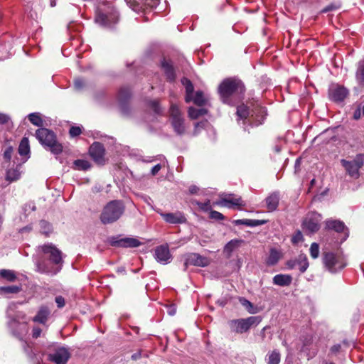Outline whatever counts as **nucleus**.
<instances>
[{
  "mask_svg": "<svg viewBox=\"0 0 364 364\" xmlns=\"http://www.w3.org/2000/svg\"><path fill=\"white\" fill-rule=\"evenodd\" d=\"M41 251L46 256V258L52 264L48 267L45 264H39L38 265V271L41 273H51L53 274L59 272L63 265V253L53 243H47L40 247Z\"/></svg>",
  "mask_w": 364,
  "mask_h": 364,
  "instance_id": "1",
  "label": "nucleus"
},
{
  "mask_svg": "<svg viewBox=\"0 0 364 364\" xmlns=\"http://www.w3.org/2000/svg\"><path fill=\"white\" fill-rule=\"evenodd\" d=\"M36 136L39 142L53 154H59L63 151V146L57 141L56 135L53 131L41 127L36 130Z\"/></svg>",
  "mask_w": 364,
  "mask_h": 364,
  "instance_id": "2",
  "label": "nucleus"
},
{
  "mask_svg": "<svg viewBox=\"0 0 364 364\" xmlns=\"http://www.w3.org/2000/svg\"><path fill=\"white\" fill-rule=\"evenodd\" d=\"M124 212V205L122 201L112 200L104 207L100 220L105 225L113 223L119 219Z\"/></svg>",
  "mask_w": 364,
  "mask_h": 364,
  "instance_id": "3",
  "label": "nucleus"
},
{
  "mask_svg": "<svg viewBox=\"0 0 364 364\" xmlns=\"http://www.w3.org/2000/svg\"><path fill=\"white\" fill-rule=\"evenodd\" d=\"M218 92L223 101L226 102L229 97L235 93L245 92V86L241 80L235 78L224 80L218 87Z\"/></svg>",
  "mask_w": 364,
  "mask_h": 364,
  "instance_id": "4",
  "label": "nucleus"
},
{
  "mask_svg": "<svg viewBox=\"0 0 364 364\" xmlns=\"http://www.w3.org/2000/svg\"><path fill=\"white\" fill-rule=\"evenodd\" d=\"M262 321L260 316H250L246 318L230 320L228 322L231 331L242 334L247 332L251 327L257 326Z\"/></svg>",
  "mask_w": 364,
  "mask_h": 364,
  "instance_id": "5",
  "label": "nucleus"
},
{
  "mask_svg": "<svg viewBox=\"0 0 364 364\" xmlns=\"http://www.w3.org/2000/svg\"><path fill=\"white\" fill-rule=\"evenodd\" d=\"M323 262L331 272H336L346 266L343 255L338 252H324L323 255Z\"/></svg>",
  "mask_w": 364,
  "mask_h": 364,
  "instance_id": "6",
  "label": "nucleus"
},
{
  "mask_svg": "<svg viewBox=\"0 0 364 364\" xmlns=\"http://www.w3.org/2000/svg\"><path fill=\"white\" fill-rule=\"evenodd\" d=\"M341 163L350 176L358 178L359 170L364 164V154H357L352 161L341 159Z\"/></svg>",
  "mask_w": 364,
  "mask_h": 364,
  "instance_id": "7",
  "label": "nucleus"
},
{
  "mask_svg": "<svg viewBox=\"0 0 364 364\" xmlns=\"http://www.w3.org/2000/svg\"><path fill=\"white\" fill-rule=\"evenodd\" d=\"M237 114L240 119H246L249 115H251L252 117L255 116L258 124H262L266 115V110L264 107L257 106L254 109L250 111L246 105H242L237 107Z\"/></svg>",
  "mask_w": 364,
  "mask_h": 364,
  "instance_id": "8",
  "label": "nucleus"
},
{
  "mask_svg": "<svg viewBox=\"0 0 364 364\" xmlns=\"http://www.w3.org/2000/svg\"><path fill=\"white\" fill-rule=\"evenodd\" d=\"M170 115L171 124L176 133L178 135L183 134L186 132L184 119L182 117L181 112L176 105L172 104L171 105Z\"/></svg>",
  "mask_w": 364,
  "mask_h": 364,
  "instance_id": "9",
  "label": "nucleus"
},
{
  "mask_svg": "<svg viewBox=\"0 0 364 364\" xmlns=\"http://www.w3.org/2000/svg\"><path fill=\"white\" fill-rule=\"evenodd\" d=\"M210 259L198 253H188L184 256V269L189 265L205 267L209 265Z\"/></svg>",
  "mask_w": 364,
  "mask_h": 364,
  "instance_id": "10",
  "label": "nucleus"
},
{
  "mask_svg": "<svg viewBox=\"0 0 364 364\" xmlns=\"http://www.w3.org/2000/svg\"><path fill=\"white\" fill-rule=\"evenodd\" d=\"M111 246L116 247H136L141 245V242L134 237H112L109 240Z\"/></svg>",
  "mask_w": 364,
  "mask_h": 364,
  "instance_id": "11",
  "label": "nucleus"
},
{
  "mask_svg": "<svg viewBox=\"0 0 364 364\" xmlns=\"http://www.w3.org/2000/svg\"><path fill=\"white\" fill-rule=\"evenodd\" d=\"M219 205L230 208H240L245 205V203L241 197H237L233 194H225L221 196L220 201L217 202Z\"/></svg>",
  "mask_w": 364,
  "mask_h": 364,
  "instance_id": "12",
  "label": "nucleus"
},
{
  "mask_svg": "<svg viewBox=\"0 0 364 364\" xmlns=\"http://www.w3.org/2000/svg\"><path fill=\"white\" fill-rule=\"evenodd\" d=\"M8 325L12 334L18 339H22L23 336L28 332L27 323L26 322L21 323L16 318H11Z\"/></svg>",
  "mask_w": 364,
  "mask_h": 364,
  "instance_id": "13",
  "label": "nucleus"
},
{
  "mask_svg": "<svg viewBox=\"0 0 364 364\" xmlns=\"http://www.w3.org/2000/svg\"><path fill=\"white\" fill-rule=\"evenodd\" d=\"M348 91L343 86L332 85L328 90V97L333 102H341L348 96Z\"/></svg>",
  "mask_w": 364,
  "mask_h": 364,
  "instance_id": "14",
  "label": "nucleus"
},
{
  "mask_svg": "<svg viewBox=\"0 0 364 364\" xmlns=\"http://www.w3.org/2000/svg\"><path fill=\"white\" fill-rule=\"evenodd\" d=\"M105 148L102 144L100 142L93 143L89 149V153L92 159L99 164H102L105 161Z\"/></svg>",
  "mask_w": 364,
  "mask_h": 364,
  "instance_id": "15",
  "label": "nucleus"
},
{
  "mask_svg": "<svg viewBox=\"0 0 364 364\" xmlns=\"http://www.w3.org/2000/svg\"><path fill=\"white\" fill-rule=\"evenodd\" d=\"M70 357L68 348L61 347L58 348L53 353L49 355V360L55 364H65Z\"/></svg>",
  "mask_w": 364,
  "mask_h": 364,
  "instance_id": "16",
  "label": "nucleus"
},
{
  "mask_svg": "<svg viewBox=\"0 0 364 364\" xmlns=\"http://www.w3.org/2000/svg\"><path fill=\"white\" fill-rule=\"evenodd\" d=\"M117 21L118 14L116 12L109 14L100 12L95 18V21L105 27H111L112 25L115 24Z\"/></svg>",
  "mask_w": 364,
  "mask_h": 364,
  "instance_id": "17",
  "label": "nucleus"
},
{
  "mask_svg": "<svg viewBox=\"0 0 364 364\" xmlns=\"http://www.w3.org/2000/svg\"><path fill=\"white\" fill-rule=\"evenodd\" d=\"M154 257L160 263H169L171 259V255L168 245H164L156 247L154 250Z\"/></svg>",
  "mask_w": 364,
  "mask_h": 364,
  "instance_id": "18",
  "label": "nucleus"
},
{
  "mask_svg": "<svg viewBox=\"0 0 364 364\" xmlns=\"http://www.w3.org/2000/svg\"><path fill=\"white\" fill-rule=\"evenodd\" d=\"M287 265L289 269L298 268L301 273H304L309 267V262L305 255H300L296 259L288 261Z\"/></svg>",
  "mask_w": 364,
  "mask_h": 364,
  "instance_id": "19",
  "label": "nucleus"
},
{
  "mask_svg": "<svg viewBox=\"0 0 364 364\" xmlns=\"http://www.w3.org/2000/svg\"><path fill=\"white\" fill-rule=\"evenodd\" d=\"M319 218L320 215L316 213H314L311 216L307 217L303 223L304 228L309 232H317L320 228Z\"/></svg>",
  "mask_w": 364,
  "mask_h": 364,
  "instance_id": "20",
  "label": "nucleus"
},
{
  "mask_svg": "<svg viewBox=\"0 0 364 364\" xmlns=\"http://www.w3.org/2000/svg\"><path fill=\"white\" fill-rule=\"evenodd\" d=\"M161 68L168 80L173 82L176 79V72L173 65L171 60H167L164 58L161 63Z\"/></svg>",
  "mask_w": 364,
  "mask_h": 364,
  "instance_id": "21",
  "label": "nucleus"
},
{
  "mask_svg": "<svg viewBox=\"0 0 364 364\" xmlns=\"http://www.w3.org/2000/svg\"><path fill=\"white\" fill-rule=\"evenodd\" d=\"M164 220L171 224H180L186 221V218L179 212L175 213H161Z\"/></svg>",
  "mask_w": 364,
  "mask_h": 364,
  "instance_id": "22",
  "label": "nucleus"
},
{
  "mask_svg": "<svg viewBox=\"0 0 364 364\" xmlns=\"http://www.w3.org/2000/svg\"><path fill=\"white\" fill-rule=\"evenodd\" d=\"M50 315V310L47 306H42L40 307L37 314L33 317L34 322L45 324Z\"/></svg>",
  "mask_w": 364,
  "mask_h": 364,
  "instance_id": "23",
  "label": "nucleus"
},
{
  "mask_svg": "<svg viewBox=\"0 0 364 364\" xmlns=\"http://www.w3.org/2000/svg\"><path fill=\"white\" fill-rule=\"evenodd\" d=\"M181 83L185 87L186 89V97H185V101L187 103H189L193 100V93L194 91V87L191 81L186 78L183 77L181 79Z\"/></svg>",
  "mask_w": 364,
  "mask_h": 364,
  "instance_id": "24",
  "label": "nucleus"
},
{
  "mask_svg": "<svg viewBox=\"0 0 364 364\" xmlns=\"http://www.w3.org/2000/svg\"><path fill=\"white\" fill-rule=\"evenodd\" d=\"M326 228L328 230H333L337 232H341L346 229V225L342 221L337 220H328L326 221Z\"/></svg>",
  "mask_w": 364,
  "mask_h": 364,
  "instance_id": "25",
  "label": "nucleus"
},
{
  "mask_svg": "<svg viewBox=\"0 0 364 364\" xmlns=\"http://www.w3.org/2000/svg\"><path fill=\"white\" fill-rule=\"evenodd\" d=\"M279 202V195L278 193H272L266 198L267 208L269 211H274L277 209Z\"/></svg>",
  "mask_w": 364,
  "mask_h": 364,
  "instance_id": "26",
  "label": "nucleus"
},
{
  "mask_svg": "<svg viewBox=\"0 0 364 364\" xmlns=\"http://www.w3.org/2000/svg\"><path fill=\"white\" fill-rule=\"evenodd\" d=\"M292 281V277L287 274H277L273 277V283L281 287L289 286Z\"/></svg>",
  "mask_w": 364,
  "mask_h": 364,
  "instance_id": "27",
  "label": "nucleus"
},
{
  "mask_svg": "<svg viewBox=\"0 0 364 364\" xmlns=\"http://www.w3.org/2000/svg\"><path fill=\"white\" fill-rule=\"evenodd\" d=\"M265 220H251V219H240L235 221L236 225H245L249 227H256L264 225Z\"/></svg>",
  "mask_w": 364,
  "mask_h": 364,
  "instance_id": "28",
  "label": "nucleus"
},
{
  "mask_svg": "<svg viewBox=\"0 0 364 364\" xmlns=\"http://www.w3.org/2000/svg\"><path fill=\"white\" fill-rule=\"evenodd\" d=\"M281 252L275 249H271L269 255L267 259V263L269 265H274L281 258Z\"/></svg>",
  "mask_w": 364,
  "mask_h": 364,
  "instance_id": "29",
  "label": "nucleus"
},
{
  "mask_svg": "<svg viewBox=\"0 0 364 364\" xmlns=\"http://www.w3.org/2000/svg\"><path fill=\"white\" fill-rule=\"evenodd\" d=\"M241 241L237 240H232L226 244L224 247V253L227 255L228 257H230L232 252L238 247Z\"/></svg>",
  "mask_w": 364,
  "mask_h": 364,
  "instance_id": "30",
  "label": "nucleus"
},
{
  "mask_svg": "<svg viewBox=\"0 0 364 364\" xmlns=\"http://www.w3.org/2000/svg\"><path fill=\"white\" fill-rule=\"evenodd\" d=\"M91 167L90 163L87 160L77 159L73 162V168L78 171H86Z\"/></svg>",
  "mask_w": 364,
  "mask_h": 364,
  "instance_id": "31",
  "label": "nucleus"
},
{
  "mask_svg": "<svg viewBox=\"0 0 364 364\" xmlns=\"http://www.w3.org/2000/svg\"><path fill=\"white\" fill-rule=\"evenodd\" d=\"M30 152L29 141L28 138L23 137L18 146V153L21 156L28 155Z\"/></svg>",
  "mask_w": 364,
  "mask_h": 364,
  "instance_id": "32",
  "label": "nucleus"
},
{
  "mask_svg": "<svg viewBox=\"0 0 364 364\" xmlns=\"http://www.w3.org/2000/svg\"><path fill=\"white\" fill-rule=\"evenodd\" d=\"M355 77L358 84L364 86V59L358 63Z\"/></svg>",
  "mask_w": 364,
  "mask_h": 364,
  "instance_id": "33",
  "label": "nucleus"
},
{
  "mask_svg": "<svg viewBox=\"0 0 364 364\" xmlns=\"http://www.w3.org/2000/svg\"><path fill=\"white\" fill-rule=\"evenodd\" d=\"M188 117L191 119H197L200 116H202L205 114H206L207 111L205 109H196L193 107H189L188 109Z\"/></svg>",
  "mask_w": 364,
  "mask_h": 364,
  "instance_id": "34",
  "label": "nucleus"
},
{
  "mask_svg": "<svg viewBox=\"0 0 364 364\" xmlns=\"http://www.w3.org/2000/svg\"><path fill=\"white\" fill-rule=\"evenodd\" d=\"M0 277L9 282H14L16 279L15 272L10 269H1Z\"/></svg>",
  "mask_w": 364,
  "mask_h": 364,
  "instance_id": "35",
  "label": "nucleus"
},
{
  "mask_svg": "<svg viewBox=\"0 0 364 364\" xmlns=\"http://www.w3.org/2000/svg\"><path fill=\"white\" fill-rule=\"evenodd\" d=\"M280 353L277 350H273L267 355V364H279Z\"/></svg>",
  "mask_w": 364,
  "mask_h": 364,
  "instance_id": "36",
  "label": "nucleus"
},
{
  "mask_svg": "<svg viewBox=\"0 0 364 364\" xmlns=\"http://www.w3.org/2000/svg\"><path fill=\"white\" fill-rule=\"evenodd\" d=\"M20 171L17 168H11L6 172V179L10 181H14L19 178Z\"/></svg>",
  "mask_w": 364,
  "mask_h": 364,
  "instance_id": "37",
  "label": "nucleus"
},
{
  "mask_svg": "<svg viewBox=\"0 0 364 364\" xmlns=\"http://www.w3.org/2000/svg\"><path fill=\"white\" fill-rule=\"evenodd\" d=\"M192 101L198 106H202L205 103V99L203 96V93L201 91L196 92L194 97H193Z\"/></svg>",
  "mask_w": 364,
  "mask_h": 364,
  "instance_id": "38",
  "label": "nucleus"
},
{
  "mask_svg": "<svg viewBox=\"0 0 364 364\" xmlns=\"http://www.w3.org/2000/svg\"><path fill=\"white\" fill-rule=\"evenodd\" d=\"M28 119L30 122L38 127L43 126V120L41 118L38 113H31L28 115Z\"/></svg>",
  "mask_w": 364,
  "mask_h": 364,
  "instance_id": "39",
  "label": "nucleus"
},
{
  "mask_svg": "<svg viewBox=\"0 0 364 364\" xmlns=\"http://www.w3.org/2000/svg\"><path fill=\"white\" fill-rule=\"evenodd\" d=\"M240 301L241 304L247 309V311L250 314L257 313L256 308L253 306V304L248 300L245 298L240 299Z\"/></svg>",
  "mask_w": 364,
  "mask_h": 364,
  "instance_id": "40",
  "label": "nucleus"
},
{
  "mask_svg": "<svg viewBox=\"0 0 364 364\" xmlns=\"http://www.w3.org/2000/svg\"><path fill=\"white\" fill-rule=\"evenodd\" d=\"M21 289V287L16 285L2 287L0 288V291L5 294H16L18 293Z\"/></svg>",
  "mask_w": 364,
  "mask_h": 364,
  "instance_id": "41",
  "label": "nucleus"
},
{
  "mask_svg": "<svg viewBox=\"0 0 364 364\" xmlns=\"http://www.w3.org/2000/svg\"><path fill=\"white\" fill-rule=\"evenodd\" d=\"M41 231L43 234L48 236L52 232L51 225L46 220H41L40 222Z\"/></svg>",
  "mask_w": 364,
  "mask_h": 364,
  "instance_id": "42",
  "label": "nucleus"
},
{
  "mask_svg": "<svg viewBox=\"0 0 364 364\" xmlns=\"http://www.w3.org/2000/svg\"><path fill=\"white\" fill-rule=\"evenodd\" d=\"M310 255L313 259L318 258L319 255V245L316 242H313L310 247Z\"/></svg>",
  "mask_w": 364,
  "mask_h": 364,
  "instance_id": "43",
  "label": "nucleus"
},
{
  "mask_svg": "<svg viewBox=\"0 0 364 364\" xmlns=\"http://www.w3.org/2000/svg\"><path fill=\"white\" fill-rule=\"evenodd\" d=\"M131 96V91L128 87H123L119 90V97L120 100H125Z\"/></svg>",
  "mask_w": 364,
  "mask_h": 364,
  "instance_id": "44",
  "label": "nucleus"
},
{
  "mask_svg": "<svg viewBox=\"0 0 364 364\" xmlns=\"http://www.w3.org/2000/svg\"><path fill=\"white\" fill-rule=\"evenodd\" d=\"M82 133V129L80 127L73 126L69 130V134L71 137H76Z\"/></svg>",
  "mask_w": 364,
  "mask_h": 364,
  "instance_id": "45",
  "label": "nucleus"
},
{
  "mask_svg": "<svg viewBox=\"0 0 364 364\" xmlns=\"http://www.w3.org/2000/svg\"><path fill=\"white\" fill-rule=\"evenodd\" d=\"M196 204L198 208L203 211H208L211 210L210 201L209 200L205 203L197 202Z\"/></svg>",
  "mask_w": 364,
  "mask_h": 364,
  "instance_id": "46",
  "label": "nucleus"
},
{
  "mask_svg": "<svg viewBox=\"0 0 364 364\" xmlns=\"http://www.w3.org/2000/svg\"><path fill=\"white\" fill-rule=\"evenodd\" d=\"M210 218L211 219H215L218 220H221L224 219V216L222 213L216 211V210H211L210 213Z\"/></svg>",
  "mask_w": 364,
  "mask_h": 364,
  "instance_id": "47",
  "label": "nucleus"
},
{
  "mask_svg": "<svg viewBox=\"0 0 364 364\" xmlns=\"http://www.w3.org/2000/svg\"><path fill=\"white\" fill-rule=\"evenodd\" d=\"M341 5L339 4H331L330 5H328L322 10V13H326L331 11L336 10L339 9Z\"/></svg>",
  "mask_w": 364,
  "mask_h": 364,
  "instance_id": "48",
  "label": "nucleus"
},
{
  "mask_svg": "<svg viewBox=\"0 0 364 364\" xmlns=\"http://www.w3.org/2000/svg\"><path fill=\"white\" fill-rule=\"evenodd\" d=\"M13 151L14 149L12 146H9L6 148L4 153V158L6 161H9L11 160Z\"/></svg>",
  "mask_w": 364,
  "mask_h": 364,
  "instance_id": "49",
  "label": "nucleus"
},
{
  "mask_svg": "<svg viewBox=\"0 0 364 364\" xmlns=\"http://www.w3.org/2000/svg\"><path fill=\"white\" fill-rule=\"evenodd\" d=\"M149 106L153 109L154 112H156L157 114L160 113L161 109H160V107L159 105L158 102H156V101H151L149 102Z\"/></svg>",
  "mask_w": 364,
  "mask_h": 364,
  "instance_id": "50",
  "label": "nucleus"
},
{
  "mask_svg": "<svg viewBox=\"0 0 364 364\" xmlns=\"http://www.w3.org/2000/svg\"><path fill=\"white\" fill-rule=\"evenodd\" d=\"M58 308H63L65 306V299L62 296H58L55 299Z\"/></svg>",
  "mask_w": 364,
  "mask_h": 364,
  "instance_id": "51",
  "label": "nucleus"
},
{
  "mask_svg": "<svg viewBox=\"0 0 364 364\" xmlns=\"http://www.w3.org/2000/svg\"><path fill=\"white\" fill-rule=\"evenodd\" d=\"M10 121V117L5 114H1L0 113V123L2 124H7L9 123Z\"/></svg>",
  "mask_w": 364,
  "mask_h": 364,
  "instance_id": "52",
  "label": "nucleus"
},
{
  "mask_svg": "<svg viewBox=\"0 0 364 364\" xmlns=\"http://www.w3.org/2000/svg\"><path fill=\"white\" fill-rule=\"evenodd\" d=\"M41 334V329L38 327H33L32 331V336L34 338H38Z\"/></svg>",
  "mask_w": 364,
  "mask_h": 364,
  "instance_id": "53",
  "label": "nucleus"
},
{
  "mask_svg": "<svg viewBox=\"0 0 364 364\" xmlns=\"http://www.w3.org/2000/svg\"><path fill=\"white\" fill-rule=\"evenodd\" d=\"M206 123H207V122H200L196 123L195 124L194 134H197L198 128H201V129L204 128Z\"/></svg>",
  "mask_w": 364,
  "mask_h": 364,
  "instance_id": "54",
  "label": "nucleus"
},
{
  "mask_svg": "<svg viewBox=\"0 0 364 364\" xmlns=\"http://www.w3.org/2000/svg\"><path fill=\"white\" fill-rule=\"evenodd\" d=\"M85 83L82 79H76L75 80V86L77 89H81L83 87Z\"/></svg>",
  "mask_w": 364,
  "mask_h": 364,
  "instance_id": "55",
  "label": "nucleus"
},
{
  "mask_svg": "<svg viewBox=\"0 0 364 364\" xmlns=\"http://www.w3.org/2000/svg\"><path fill=\"white\" fill-rule=\"evenodd\" d=\"M161 166L160 164H156L154 166L151 171V175L155 176L158 173V172L161 170Z\"/></svg>",
  "mask_w": 364,
  "mask_h": 364,
  "instance_id": "56",
  "label": "nucleus"
},
{
  "mask_svg": "<svg viewBox=\"0 0 364 364\" xmlns=\"http://www.w3.org/2000/svg\"><path fill=\"white\" fill-rule=\"evenodd\" d=\"M341 348V346L340 344H336V345L333 346L331 348V351L333 353H337L340 351Z\"/></svg>",
  "mask_w": 364,
  "mask_h": 364,
  "instance_id": "57",
  "label": "nucleus"
},
{
  "mask_svg": "<svg viewBox=\"0 0 364 364\" xmlns=\"http://www.w3.org/2000/svg\"><path fill=\"white\" fill-rule=\"evenodd\" d=\"M301 237H302L301 233L300 232H298V233L295 236L293 237L292 242L294 243H296L298 241H299L301 239Z\"/></svg>",
  "mask_w": 364,
  "mask_h": 364,
  "instance_id": "58",
  "label": "nucleus"
},
{
  "mask_svg": "<svg viewBox=\"0 0 364 364\" xmlns=\"http://www.w3.org/2000/svg\"><path fill=\"white\" fill-rule=\"evenodd\" d=\"M361 109L360 108L357 109L355 112H354V114H353V118L355 119H360V116H361Z\"/></svg>",
  "mask_w": 364,
  "mask_h": 364,
  "instance_id": "59",
  "label": "nucleus"
},
{
  "mask_svg": "<svg viewBox=\"0 0 364 364\" xmlns=\"http://www.w3.org/2000/svg\"><path fill=\"white\" fill-rule=\"evenodd\" d=\"M198 190V188L196 186H192L189 188V191L192 194L196 193Z\"/></svg>",
  "mask_w": 364,
  "mask_h": 364,
  "instance_id": "60",
  "label": "nucleus"
},
{
  "mask_svg": "<svg viewBox=\"0 0 364 364\" xmlns=\"http://www.w3.org/2000/svg\"><path fill=\"white\" fill-rule=\"evenodd\" d=\"M268 328H269V326H264V327L262 328V331H261V333H260V336H261V337H262V340H264V338H265V333H264V331H265L267 329H268Z\"/></svg>",
  "mask_w": 364,
  "mask_h": 364,
  "instance_id": "61",
  "label": "nucleus"
},
{
  "mask_svg": "<svg viewBox=\"0 0 364 364\" xmlns=\"http://www.w3.org/2000/svg\"><path fill=\"white\" fill-rule=\"evenodd\" d=\"M121 110H122V113L124 114H128V110H127V109L126 107V105H124V104H122Z\"/></svg>",
  "mask_w": 364,
  "mask_h": 364,
  "instance_id": "62",
  "label": "nucleus"
},
{
  "mask_svg": "<svg viewBox=\"0 0 364 364\" xmlns=\"http://www.w3.org/2000/svg\"><path fill=\"white\" fill-rule=\"evenodd\" d=\"M176 313V309L174 308H171L168 310L169 315H174Z\"/></svg>",
  "mask_w": 364,
  "mask_h": 364,
  "instance_id": "63",
  "label": "nucleus"
},
{
  "mask_svg": "<svg viewBox=\"0 0 364 364\" xmlns=\"http://www.w3.org/2000/svg\"><path fill=\"white\" fill-rule=\"evenodd\" d=\"M56 5L55 0H50V6L52 7L55 6Z\"/></svg>",
  "mask_w": 364,
  "mask_h": 364,
  "instance_id": "64",
  "label": "nucleus"
}]
</instances>
